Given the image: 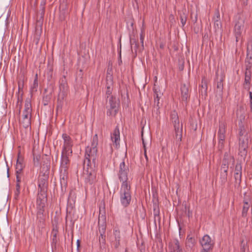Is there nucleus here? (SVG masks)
<instances>
[{
	"instance_id": "51",
	"label": "nucleus",
	"mask_w": 252,
	"mask_h": 252,
	"mask_svg": "<svg viewBox=\"0 0 252 252\" xmlns=\"http://www.w3.org/2000/svg\"><path fill=\"white\" fill-rule=\"evenodd\" d=\"M191 18L192 19V21L194 23H196L197 21V13H193V12L191 13Z\"/></svg>"
},
{
	"instance_id": "9",
	"label": "nucleus",
	"mask_w": 252,
	"mask_h": 252,
	"mask_svg": "<svg viewBox=\"0 0 252 252\" xmlns=\"http://www.w3.org/2000/svg\"><path fill=\"white\" fill-rule=\"evenodd\" d=\"M62 137L63 139V146L62 153L72 154L73 142L71 137L66 133L63 134Z\"/></svg>"
},
{
	"instance_id": "55",
	"label": "nucleus",
	"mask_w": 252,
	"mask_h": 252,
	"mask_svg": "<svg viewBox=\"0 0 252 252\" xmlns=\"http://www.w3.org/2000/svg\"><path fill=\"white\" fill-rule=\"evenodd\" d=\"M228 170V167H221L220 168V173L227 175Z\"/></svg>"
},
{
	"instance_id": "14",
	"label": "nucleus",
	"mask_w": 252,
	"mask_h": 252,
	"mask_svg": "<svg viewBox=\"0 0 252 252\" xmlns=\"http://www.w3.org/2000/svg\"><path fill=\"white\" fill-rule=\"evenodd\" d=\"M45 208H36V223L39 227L44 225L45 215L44 214Z\"/></svg>"
},
{
	"instance_id": "56",
	"label": "nucleus",
	"mask_w": 252,
	"mask_h": 252,
	"mask_svg": "<svg viewBox=\"0 0 252 252\" xmlns=\"http://www.w3.org/2000/svg\"><path fill=\"white\" fill-rule=\"evenodd\" d=\"M250 112L252 113V92H249Z\"/></svg>"
},
{
	"instance_id": "37",
	"label": "nucleus",
	"mask_w": 252,
	"mask_h": 252,
	"mask_svg": "<svg viewBox=\"0 0 252 252\" xmlns=\"http://www.w3.org/2000/svg\"><path fill=\"white\" fill-rule=\"evenodd\" d=\"M225 138V135L218 134L219 148L221 149L223 147V143Z\"/></svg>"
},
{
	"instance_id": "48",
	"label": "nucleus",
	"mask_w": 252,
	"mask_h": 252,
	"mask_svg": "<svg viewBox=\"0 0 252 252\" xmlns=\"http://www.w3.org/2000/svg\"><path fill=\"white\" fill-rule=\"evenodd\" d=\"M144 37H145V33L144 31L143 30H142L141 31V33L140 34V41L142 44V46L144 47Z\"/></svg>"
},
{
	"instance_id": "54",
	"label": "nucleus",
	"mask_w": 252,
	"mask_h": 252,
	"mask_svg": "<svg viewBox=\"0 0 252 252\" xmlns=\"http://www.w3.org/2000/svg\"><path fill=\"white\" fill-rule=\"evenodd\" d=\"M23 93L20 94H17V104L18 105L19 103L22 104V97Z\"/></svg>"
},
{
	"instance_id": "21",
	"label": "nucleus",
	"mask_w": 252,
	"mask_h": 252,
	"mask_svg": "<svg viewBox=\"0 0 252 252\" xmlns=\"http://www.w3.org/2000/svg\"><path fill=\"white\" fill-rule=\"evenodd\" d=\"M24 159L20 156V153L18 154L16 165V173L21 174L25 167L23 163Z\"/></svg>"
},
{
	"instance_id": "22",
	"label": "nucleus",
	"mask_w": 252,
	"mask_h": 252,
	"mask_svg": "<svg viewBox=\"0 0 252 252\" xmlns=\"http://www.w3.org/2000/svg\"><path fill=\"white\" fill-rule=\"evenodd\" d=\"M244 206L243 207L242 216L243 217H246L247 216L248 211L250 206V199L249 197L245 194V197L243 200Z\"/></svg>"
},
{
	"instance_id": "53",
	"label": "nucleus",
	"mask_w": 252,
	"mask_h": 252,
	"mask_svg": "<svg viewBox=\"0 0 252 252\" xmlns=\"http://www.w3.org/2000/svg\"><path fill=\"white\" fill-rule=\"evenodd\" d=\"M153 91H154V96H156L157 95V94H159V96H161V95L162 94L160 93L159 89L158 88H156V87H154L153 88Z\"/></svg>"
},
{
	"instance_id": "49",
	"label": "nucleus",
	"mask_w": 252,
	"mask_h": 252,
	"mask_svg": "<svg viewBox=\"0 0 252 252\" xmlns=\"http://www.w3.org/2000/svg\"><path fill=\"white\" fill-rule=\"evenodd\" d=\"M250 85H251V82H244L243 84V88L244 89H245L246 90L248 91L249 92H250Z\"/></svg>"
},
{
	"instance_id": "33",
	"label": "nucleus",
	"mask_w": 252,
	"mask_h": 252,
	"mask_svg": "<svg viewBox=\"0 0 252 252\" xmlns=\"http://www.w3.org/2000/svg\"><path fill=\"white\" fill-rule=\"evenodd\" d=\"M99 229L98 232L100 234L99 238H106L105 231H106V225L104 224L99 225V222H98Z\"/></svg>"
},
{
	"instance_id": "13",
	"label": "nucleus",
	"mask_w": 252,
	"mask_h": 252,
	"mask_svg": "<svg viewBox=\"0 0 252 252\" xmlns=\"http://www.w3.org/2000/svg\"><path fill=\"white\" fill-rule=\"evenodd\" d=\"M216 79L217 80V91L220 94H221L223 89V83L225 79V75L221 72L219 76V71L218 70L216 72Z\"/></svg>"
},
{
	"instance_id": "39",
	"label": "nucleus",
	"mask_w": 252,
	"mask_h": 252,
	"mask_svg": "<svg viewBox=\"0 0 252 252\" xmlns=\"http://www.w3.org/2000/svg\"><path fill=\"white\" fill-rule=\"evenodd\" d=\"M242 163L241 162H238L235 167L234 174H242Z\"/></svg>"
},
{
	"instance_id": "35",
	"label": "nucleus",
	"mask_w": 252,
	"mask_h": 252,
	"mask_svg": "<svg viewBox=\"0 0 252 252\" xmlns=\"http://www.w3.org/2000/svg\"><path fill=\"white\" fill-rule=\"evenodd\" d=\"M226 126L225 123L220 122L219 124V129L218 134L225 135Z\"/></svg>"
},
{
	"instance_id": "45",
	"label": "nucleus",
	"mask_w": 252,
	"mask_h": 252,
	"mask_svg": "<svg viewBox=\"0 0 252 252\" xmlns=\"http://www.w3.org/2000/svg\"><path fill=\"white\" fill-rule=\"evenodd\" d=\"M220 179L221 180V185H224L227 180V175L220 173Z\"/></svg>"
},
{
	"instance_id": "62",
	"label": "nucleus",
	"mask_w": 252,
	"mask_h": 252,
	"mask_svg": "<svg viewBox=\"0 0 252 252\" xmlns=\"http://www.w3.org/2000/svg\"><path fill=\"white\" fill-rule=\"evenodd\" d=\"M46 0H41L40 4V7H45L46 4Z\"/></svg>"
},
{
	"instance_id": "31",
	"label": "nucleus",
	"mask_w": 252,
	"mask_h": 252,
	"mask_svg": "<svg viewBox=\"0 0 252 252\" xmlns=\"http://www.w3.org/2000/svg\"><path fill=\"white\" fill-rule=\"evenodd\" d=\"M47 92V89H45L43 93V99H42V103L44 105L46 106L50 102L51 98V95H52V93H50L49 94H46Z\"/></svg>"
},
{
	"instance_id": "43",
	"label": "nucleus",
	"mask_w": 252,
	"mask_h": 252,
	"mask_svg": "<svg viewBox=\"0 0 252 252\" xmlns=\"http://www.w3.org/2000/svg\"><path fill=\"white\" fill-rule=\"evenodd\" d=\"M153 213L155 216V218L156 217H159V209L156 204L154 205V210H153Z\"/></svg>"
},
{
	"instance_id": "10",
	"label": "nucleus",
	"mask_w": 252,
	"mask_h": 252,
	"mask_svg": "<svg viewBox=\"0 0 252 252\" xmlns=\"http://www.w3.org/2000/svg\"><path fill=\"white\" fill-rule=\"evenodd\" d=\"M109 105L106 106L107 115L108 116H115L118 112V107L116 101V97L111 96L108 100Z\"/></svg>"
},
{
	"instance_id": "12",
	"label": "nucleus",
	"mask_w": 252,
	"mask_h": 252,
	"mask_svg": "<svg viewBox=\"0 0 252 252\" xmlns=\"http://www.w3.org/2000/svg\"><path fill=\"white\" fill-rule=\"evenodd\" d=\"M48 187V176L45 174L39 175L38 180V190L47 191Z\"/></svg>"
},
{
	"instance_id": "63",
	"label": "nucleus",
	"mask_w": 252,
	"mask_h": 252,
	"mask_svg": "<svg viewBox=\"0 0 252 252\" xmlns=\"http://www.w3.org/2000/svg\"><path fill=\"white\" fill-rule=\"evenodd\" d=\"M16 190L20 191V183H16Z\"/></svg>"
},
{
	"instance_id": "64",
	"label": "nucleus",
	"mask_w": 252,
	"mask_h": 252,
	"mask_svg": "<svg viewBox=\"0 0 252 252\" xmlns=\"http://www.w3.org/2000/svg\"><path fill=\"white\" fill-rule=\"evenodd\" d=\"M52 71H53V69L52 68H51L49 71L48 72V75H50V78H52Z\"/></svg>"
},
{
	"instance_id": "26",
	"label": "nucleus",
	"mask_w": 252,
	"mask_h": 252,
	"mask_svg": "<svg viewBox=\"0 0 252 252\" xmlns=\"http://www.w3.org/2000/svg\"><path fill=\"white\" fill-rule=\"evenodd\" d=\"M38 26H39L37 25L35 27V33L33 36V42L36 45H37L39 43L42 32V25H38Z\"/></svg>"
},
{
	"instance_id": "24",
	"label": "nucleus",
	"mask_w": 252,
	"mask_h": 252,
	"mask_svg": "<svg viewBox=\"0 0 252 252\" xmlns=\"http://www.w3.org/2000/svg\"><path fill=\"white\" fill-rule=\"evenodd\" d=\"M113 234L115 238L114 246L115 249H118L120 245V241L121 238L120 231L118 229H114L113 230Z\"/></svg>"
},
{
	"instance_id": "20",
	"label": "nucleus",
	"mask_w": 252,
	"mask_h": 252,
	"mask_svg": "<svg viewBox=\"0 0 252 252\" xmlns=\"http://www.w3.org/2000/svg\"><path fill=\"white\" fill-rule=\"evenodd\" d=\"M180 90L182 100L187 102L189 97L188 86L185 84L181 85Z\"/></svg>"
},
{
	"instance_id": "2",
	"label": "nucleus",
	"mask_w": 252,
	"mask_h": 252,
	"mask_svg": "<svg viewBox=\"0 0 252 252\" xmlns=\"http://www.w3.org/2000/svg\"><path fill=\"white\" fill-rule=\"evenodd\" d=\"M72 154L62 153L60 162V170L61 173V185L62 188L66 187L67 185V178L68 176V170L70 166V160L69 156Z\"/></svg>"
},
{
	"instance_id": "17",
	"label": "nucleus",
	"mask_w": 252,
	"mask_h": 252,
	"mask_svg": "<svg viewBox=\"0 0 252 252\" xmlns=\"http://www.w3.org/2000/svg\"><path fill=\"white\" fill-rule=\"evenodd\" d=\"M31 114L24 113L23 112L22 118L20 119V123L25 128L31 127Z\"/></svg>"
},
{
	"instance_id": "8",
	"label": "nucleus",
	"mask_w": 252,
	"mask_h": 252,
	"mask_svg": "<svg viewBox=\"0 0 252 252\" xmlns=\"http://www.w3.org/2000/svg\"><path fill=\"white\" fill-rule=\"evenodd\" d=\"M248 143L249 136L248 134H246L244 137H239V155L241 156L244 160L245 159L247 155Z\"/></svg>"
},
{
	"instance_id": "59",
	"label": "nucleus",
	"mask_w": 252,
	"mask_h": 252,
	"mask_svg": "<svg viewBox=\"0 0 252 252\" xmlns=\"http://www.w3.org/2000/svg\"><path fill=\"white\" fill-rule=\"evenodd\" d=\"M20 190H15V192H14V198L15 199H18L19 195L20 194Z\"/></svg>"
},
{
	"instance_id": "57",
	"label": "nucleus",
	"mask_w": 252,
	"mask_h": 252,
	"mask_svg": "<svg viewBox=\"0 0 252 252\" xmlns=\"http://www.w3.org/2000/svg\"><path fill=\"white\" fill-rule=\"evenodd\" d=\"M142 143H143V147L144 149V156H145V158L147 161H148V156L147 155L145 143L143 138H142Z\"/></svg>"
},
{
	"instance_id": "34",
	"label": "nucleus",
	"mask_w": 252,
	"mask_h": 252,
	"mask_svg": "<svg viewBox=\"0 0 252 252\" xmlns=\"http://www.w3.org/2000/svg\"><path fill=\"white\" fill-rule=\"evenodd\" d=\"M234 186L235 188H238L241 183L242 181V174H234Z\"/></svg>"
},
{
	"instance_id": "6",
	"label": "nucleus",
	"mask_w": 252,
	"mask_h": 252,
	"mask_svg": "<svg viewBox=\"0 0 252 252\" xmlns=\"http://www.w3.org/2000/svg\"><path fill=\"white\" fill-rule=\"evenodd\" d=\"M68 86L66 76L63 75L59 81V93L57 99L58 106H62L63 99L68 94Z\"/></svg>"
},
{
	"instance_id": "44",
	"label": "nucleus",
	"mask_w": 252,
	"mask_h": 252,
	"mask_svg": "<svg viewBox=\"0 0 252 252\" xmlns=\"http://www.w3.org/2000/svg\"><path fill=\"white\" fill-rule=\"evenodd\" d=\"M239 130V137H244V136L246 135L245 134L246 131L245 129V127L243 126H240Z\"/></svg>"
},
{
	"instance_id": "3",
	"label": "nucleus",
	"mask_w": 252,
	"mask_h": 252,
	"mask_svg": "<svg viewBox=\"0 0 252 252\" xmlns=\"http://www.w3.org/2000/svg\"><path fill=\"white\" fill-rule=\"evenodd\" d=\"M84 170L85 183L87 185H94L97 181V165H86V167L84 166Z\"/></svg>"
},
{
	"instance_id": "28",
	"label": "nucleus",
	"mask_w": 252,
	"mask_h": 252,
	"mask_svg": "<svg viewBox=\"0 0 252 252\" xmlns=\"http://www.w3.org/2000/svg\"><path fill=\"white\" fill-rule=\"evenodd\" d=\"M44 14L45 7H40V9L37 13V17L36 20L37 24L42 25Z\"/></svg>"
},
{
	"instance_id": "27",
	"label": "nucleus",
	"mask_w": 252,
	"mask_h": 252,
	"mask_svg": "<svg viewBox=\"0 0 252 252\" xmlns=\"http://www.w3.org/2000/svg\"><path fill=\"white\" fill-rule=\"evenodd\" d=\"M113 83V79L111 76H110L109 79H108V77H107L106 79V95L107 96V98H110L111 96H112L111 95L112 94V85Z\"/></svg>"
},
{
	"instance_id": "38",
	"label": "nucleus",
	"mask_w": 252,
	"mask_h": 252,
	"mask_svg": "<svg viewBox=\"0 0 252 252\" xmlns=\"http://www.w3.org/2000/svg\"><path fill=\"white\" fill-rule=\"evenodd\" d=\"M180 19L181 22L182 23V27H184L185 25L187 20V15L185 12H183L182 13H180Z\"/></svg>"
},
{
	"instance_id": "32",
	"label": "nucleus",
	"mask_w": 252,
	"mask_h": 252,
	"mask_svg": "<svg viewBox=\"0 0 252 252\" xmlns=\"http://www.w3.org/2000/svg\"><path fill=\"white\" fill-rule=\"evenodd\" d=\"M24 110L23 111L24 113H29L32 114V109L31 100L29 98H27L25 100Z\"/></svg>"
},
{
	"instance_id": "30",
	"label": "nucleus",
	"mask_w": 252,
	"mask_h": 252,
	"mask_svg": "<svg viewBox=\"0 0 252 252\" xmlns=\"http://www.w3.org/2000/svg\"><path fill=\"white\" fill-rule=\"evenodd\" d=\"M244 28L235 25L234 28V32L236 38V41L238 42L239 38L241 37Z\"/></svg>"
},
{
	"instance_id": "1",
	"label": "nucleus",
	"mask_w": 252,
	"mask_h": 252,
	"mask_svg": "<svg viewBox=\"0 0 252 252\" xmlns=\"http://www.w3.org/2000/svg\"><path fill=\"white\" fill-rule=\"evenodd\" d=\"M98 136L96 134L92 139L91 145L86 148L83 165H97L96 159L97 158Z\"/></svg>"
},
{
	"instance_id": "15",
	"label": "nucleus",
	"mask_w": 252,
	"mask_h": 252,
	"mask_svg": "<svg viewBox=\"0 0 252 252\" xmlns=\"http://www.w3.org/2000/svg\"><path fill=\"white\" fill-rule=\"evenodd\" d=\"M200 244L203 247L202 250H210L213 248L214 243L211 240V238L208 235H204L200 240Z\"/></svg>"
},
{
	"instance_id": "4",
	"label": "nucleus",
	"mask_w": 252,
	"mask_h": 252,
	"mask_svg": "<svg viewBox=\"0 0 252 252\" xmlns=\"http://www.w3.org/2000/svg\"><path fill=\"white\" fill-rule=\"evenodd\" d=\"M170 120L174 127L175 138L177 142H180L182 138L183 126L180 125L177 112L172 111L170 114Z\"/></svg>"
},
{
	"instance_id": "16",
	"label": "nucleus",
	"mask_w": 252,
	"mask_h": 252,
	"mask_svg": "<svg viewBox=\"0 0 252 252\" xmlns=\"http://www.w3.org/2000/svg\"><path fill=\"white\" fill-rule=\"evenodd\" d=\"M245 63L246 66H247V69H251L252 66V42H249L247 46Z\"/></svg>"
},
{
	"instance_id": "46",
	"label": "nucleus",
	"mask_w": 252,
	"mask_h": 252,
	"mask_svg": "<svg viewBox=\"0 0 252 252\" xmlns=\"http://www.w3.org/2000/svg\"><path fill=\"white\" fill-rule=\"evenodd\" d=\"M24 87V82L23 81L18 82V92L17 94H20L23 93V89Z\"/></svg>"
},
{
	"instance_id": "58",
	"label": "nucleus",
	"mask_w": 252,
	"mask_h": 252,
	"mask_svg": "<svg viewBox=\"0 0 252 252\" xmlns=\"http://www.w3.org/2000/svg\"><path fill=\"white\" fill-rule=\"evenodd\" d=\"M221 24L220 20L214 21V26L216 29H219L221 27Z\"/></svg>"
},
{
	"instance_id": "60",
	"label": "nucleus",
	"mask_w": 252,
	"mask_h": 252,
	"mask_svg": "<svg viewBox=\"0 0 252 252\" xmlns=\"http://www.w3.org/2000/svg\"><path fill=\"white\" fill-rule=\"evenodd\" d=\"M138 46H139L138 43H137V42L136 40H134V49L135 50V53L136 55L137 54V53H137V49L138 48Z\"/></svg>"
},
{
	"instance_id": "19",
	"label": "nucleus",
	"mask_w": 252,
	"mask_h": 252,
	"mask_svg": "<svg viewBox=\"0 0 252 252\" xmlns=\"http://www.w3.org/2000/svg\"><path fill=\"white\" fill-rule=\"evenodd\" d=\"M234 162L235 159L233 156H231L228 153L226 152L224 155L221 167H228L230 163H232V164H234Z\"/></svg>"
},
{
	"instance_id": "23",
	"label": "nucleus",
	"mask_w": 252,
	"mask_h": 252,
	"mask_svg": "<svg viewBox=\"0 0 252 252\" xmlns=\"http://www.w3.org/2000/svg\"><path fill=\"white\" fill-rule=\"evenodd\" d=\"M111 138L114 143L115 144L116 147L120 144V131L119 128L117 126L113 132L111 134Z\"/></svg>"
},
{
	"instance_id": "11",
	"label": "nucleus",
	"mask_w": 252,
	"mask_h": 252,
	"mask_svg": "<svg viewBox=\"0 0 252 252\" xmlns=\"http://www.w3.org/2000/svg\"><path fill=\"white\" fill-rule=\"evenodd\" d=\"M47 191L38 190L36 199V208H45L47 203Z\"/></svg>"
},
{
	"instance_id": "18",
	"label": "nucleus",
	"mask_w": 252,
	"mask_h": 252,
	"mask_svg": "<svg viewBox=\"0 0 252 252\" xmlns=\"http://www.w3.org/2000/svg\"><path fill=\"white\" fill-rule=\"evenodd\" d=\"M169 252H183L182 248L177 239H174L168 245Z\"/></svg>"
},
{
	"instance_id": "40",
	"label": "nucleus",
	"mask_w": 252,
	"mask_h": 252,
	"mask_svg": "<svg viewBox=\"0 0 252 252\" xmlns=\"http://www.w3.org/2000/svg\"><path fill=\"white\" fill-rule=\"evenodd\" d=\"M154 106L156 107L157 110H158L160 108L159 105V99L160 98V96L159 95V94H157L156 96H154Z\"/></svg>"
},
{
	"instance_id": "47",
	"label": "nucleus",
	"mask_w": 252,
	"mask_h": 252,
	"mask_svg": "<svg viewBox=\"0 0 252 252\" xmlns=\"http://www.w3.org/2000/svg\"><path fill=\"white\" fill-rule=\"evenodd\" d=\"M99 242L100 245V248L101 249L104 248L106 244V238H99Z\"/></svg>"
},
{
	"instance_id": "7",
	"label": "nucleus",
	"mask_w": 252,
	"mask_h": 252,
	"mask_svg": "<svg viewBox=\"0 0 252 252\" xmlns=\"http://www.w3.org/2000/svg\"><path fill=\"white\" fill-rule=\"evenodd\" d=\"M128 172V165H126L125 161L122 162L120 164L118 173L119 179L121 182H122V185H130L128 182L127 175Z\"/></svg>"
},
{
	"instance_id": "52",
	"label": "nucleus",
	"mask_w": 252,
	"mask_h": 252,
	"mask_svg": "<svg viewBox=\"0 0 252 252\" xmlns=\"http://www.w3.org/2000/svg\"><path fill=\"white\" fill-rule=\"evenodd\" d=\"M184 211H185V214H187L189 217L190 216H191L192 213L190 212L189 208H188L186 204L184 206Z\"/></svg>"
},
{
	"instance_id": "42",
	"label": "nucleus",
	"mask_w": 252,
	"mask_h": 252,
	"mask_svg": "<svg viewBox=\"0 0 252 252\" xmlns=\"http://www.w3.org/2000/svg\"><path fill=\"white\" fill-rule=\"evenodd\" d=\"M38 87V77L37 74H36L35 76V78L33 81V84L31 87V89L32 91H36V89Z\"/></svg>"
},
{
	"instance_id": "41",
	"label": "nucleus",
	"mask_w": 252,
	"mask_h": 252,
	"mask_svg": "<svg viewBox=\"0 0 252 252\" xmlns=\"http://www.w3.org/2000/svg\"><path fill=\"white\" fill-rule=\"evenodd\" d=\"M195 240L192 237L188 236L186 240V244L189 247H192L194 246Z\"/></svg>"
},
{
	"instance_id": "25",
	"label": "nucleus",
	"mask_w": 252,
	"mask_h": 252,
	"mask_svg": "<svg viewBox=\"0 0 252 252\" xmlns=\"http://www.w3.org/2000/svg\"><path fill=\"white\" fill-rule=\"evenodd\" d=\"M245 20L246 18L243 14L238 13L235 17V25L244 28Z\"/></svg>"
},
{
	"instance_id": "50",
	"label": "nucleus",
	"mask_w": 252,
	"mask_h": 252,
	"mask_svg": "<svg viewBox=\"0 0 252 252\" xmlns=\"http://www.w3.org/2000/svg\"><path fill=\"white\" fill-rule=\"evenodd\" d=\"M214 21L220 20V15L218 10H216L215 13V16L213 18Z\"/></svg>"
},
{
	"instance_id": "5",
	"label": "nucleus",
	"mask_w": 252,
	"mask_h": 252,
	"mask_svg": "<svg viewBox=\"0 0 252 252\" xmlns=\"http://www.w3.org/2000/svg\"><path fill=\"white\" fill-rule=\"evenodd\" d=\"M130 185H121L120 191V201L124 207L129 206L131 200Z\"/></svg>"
},
{
	"instance_id": "61",
	"label": "nucleus",
	"mask_w": 252,
	"mask_h": 252,
	"mask_svg": "<svg viewBox=\"0 0 252 252\" xmlns=\"http://www.w3.org/2000/svg\"><path fill=\"white\" fill-rule=\"evenodd\" d=\"M16 183H20L21 178L19 175L20 174H18V173H16Z\"/></svg>"
},
{
	"instance_id": "29",
	"label": "nucleus",
	"mask_w": 252,
	"mask_h": 252,
	"mask_svg": "<svg viewBox=\"0 0 252 252\" xmlns=\"http://www.w3.org/2000/svg\"><path fill=\"white\" fill-rule=\"evenodd\" d=\"M58 226L57 225H53V228L52 230L51 234L52 235V245H54L56 247V244L58 243L57 235L58 234Z\"/></svg>"
},
{
	"instance_id": "36",
	"label": "nucleus",
	"mask_w": 252,
	"mask_h": 252,
	"mask_svg": "<svg viewBox=\"0 0 252 252\" xmlns=\"http://www.w3.org/2000/svg\"><path fill=\"white\" fill-rule=\"evenodd\" d=\"M251 69H247V66H246V71L245 73V80L244 82H251Z\"/></svg>"
}]
</instances>
